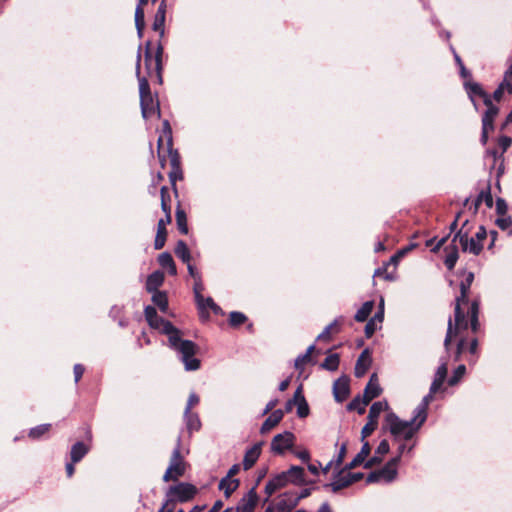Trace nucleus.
<instances>
[{
    "mask_svg": "<svg viewBox=\"0 0 512 512\" xmlns=\"http://www.w3.org/2000/svg\"><path fill=\"white\" fill-rule=\"evenodd\" d=\"M474 280V274L472 272H468L464 281L460 283V295L456 297L455 300V308H454V321L450 317L448 319V327L447 333L444 339V346L446 350L449 349V345L454 338H458L457 357L464 351L466 341L462 336V332L466 331L469 327H471L472 332L476 333L479 329V301L474 299L471 302L468 314L469 320L466 317L464 311L462 310V305L467 304L468 302V293L472 282Z\"/></svg>",
    "mask_w": 512,
    "mask_h": 512,
    "instance_id": "nucleus-1",
    "label": "nucleus"
},
{
    "mask_svg": "<svg viewBox=\"0 0 512 512\" xmlns=\"http://www.w3.org/2000/svg\"><path fill=\"white\" fill-rule=\"evenodd\" d=\"M148 324L167 336L169 347L176 353L186 370L195 371L200 367V361L195 357L196 344L191 340L183 339L182 332L170 321L156 315L148 321Z\"/></svg>",
    "mask_w": 512,
    "mask_h": 512,
    "instance_id": "nucleus-2",
    "label": "nucleus"
},
{
    "mask_svg": "<svg viewBox=\"0 0 512 512\" xmlns=\"http://www.w3.org/2000/svg\"><path fill=\"white\" fill-rule=\"evenodd\" d=\"M141 46L138 48L137 62H136V74L139 81V94H140V106L141 113L144 119L151 118L156 115L160 117L159 102L154 99L148 80L145 77H140V61H141Z\"/></svg>",
    "mask_w": 512,
    "mask_h": 512,
    "instance_id": "nucleus-3",
    "label": "nucleus"
},
{
    "mask_svg": "<svg viewBox=\"0 0 512 512\" xmlns=\"http://www.w3.org/2000/svg\"><path fill=\"white\" fill-rule=\"evenodd\" d=\"M423 424H419V420H402L395 413L389 412L385 416V427L391 435L397 439L410 440Z\"/></svg>",
    "mask_w": 512,
    "mask_h": 512,
    "instance_id": "nucleus-4",
    "label": "nucleus"
},
{
    "mask_svg": "<svg viewBox=\"0 0 512 512\" xmlns=\"http://www.w3.org/2000/svg\"><path fill=\"white\" fill-rule=\"evenodd\" d=\"M315 345H310L306 352L299 355L294 362V371L290 376L280 382V384H301L308 379L310 367L313 364L311 353L314 351Z\"/></svg>",
    "mask_w": 512,
    "mask_h": 512,
    "instance_id": "nucleus-5",
    "label": "nucleus"
},
{
    "mask_svg": "<svg viewBox=\"0 0 512 512\" xmlns=\"http://www.w3.org/2000/svg\"><path fill=\"white\" fill-rule=\"evenodd\" d=\"M187 463L181 453V438L178 437L177 445L173 449L170 464L163 475V481H176L185 474Z\"/></svg>",
    "mask_w": 512,
    "mask_h": 512,
    "instance_id": "nucleus-6",
    "label": "nucleus"
},
{
    "mask_svg": "<svg viewBox=\"0 0 512 512\" xmlns=\"http://www.w3.org/2000/svg\"><path fill=\"white\" fill-rule=\"evenodd\" d=\"M400 461V456H395L389 460L381 469L372 471L368 474L366 482L370 483H391L397 477V465Z\"/></svg>",
    "mask_w": 512,
    "mask_h": 512,
    "instance_id": "nucleus-7",
    "label": "nucleus"
},
{
    "mask_svg": "<svg viewBox=\"0 0 512 512\" xmlns=\"http://www.w3.org/2000/svg\"><path fill=\"white\" fill-rule=\"evenodd\" d=\"M388 403L383 400V401H377V402H374L370 409H369V413H368V416H367V423L364 425V427L362 428V431H361V437H362V441H364V439L368 436H370L374 430L376 429L377 425H378V417L379 415L388 409Z\"/></svg>",
    "mask_w": 512,
    "mask_h": 512,
    "instance_id": "nucleus-8",
    "label": "nucleus"
},
{
    "mask_svg": "<svg viewBox=\"0 0 512 512\" xmlns=\"http://www.w3.org/2000/svg\"><path fill=\"white\" fill-rule=\"evenodd\" d=\"M197 493V488L190 483L181 482L177 485L169 487L166 495L170 502H187L191 500Z\"/></svg>",
    "mask_w": 512,
    "mask_h": 512,
    "instance_id": "nucleus-9",
    "label": "nucleus"
},
{
    "mask_svg": "<svg viewBox=\"0 0 512 512\" xmlns=\"http://www.w3.org/2000/svg\"><path fill=\"white\" fill-rule=\"evenodd\" d=\"M344 471H346V470L343 468V470L337 472V474L334 476V481H332L329 484L324 485V487L330 488L332 490V492L337 493L341 489L346 488L349 485H351L363 478V473L347 472L345 475H343Z\"/></svg>",
    "mask_w": 512,
    "mask_h": 512,
    "instance_id": "nucleus-10",
    "label": "nucleus"
},
{
    "mask_svg": "<svg viewBox=\"0 0 512 512\" xmlns=\"http://www.w3.org/2000/svg\"><path fill=\"white\" fill-rule=\"evenodd\" d=\"M459 241L463 252L473 255H479L483 249V243L477 241L475 237H469L467 232L459 230L453 237L452 242Z\"/></svg>",
    "mask_w": 512,
    "mask_h": 512,
    "instance_id": "nucleus-11",
    "label": "nucleus"
},
{
    "mask_svg": "<svg viewBox=\"0 0 512 512\" xmlns=\"http://www.w3.org/2000/svg\"><path fill=\"white\" fill-rule=\"evenodd\" d=\"M444 386H430V392L426 396L423 397L422 401L419 403V405L414 409V420H419V424H424L427 419V409L432 401L433 397L437 393H442L445 391L443 389Z\"/></svg>",
    "mask_w": 512,
    "mask_h": 512,
    "instance_id": "nucleus-12",
    "label": "nucleus"
},
{
    "mask_svg": "<svg viewBox=\"0 0 512 512\" xmlns=\"http://www.w3.org/2000/svg\"><path fill=\"white\" fill-rule=\"evenodd\" d=\"M294 439L293 433L289 431L275 435L271 441V451L275 454H282L293 446Z\"/></svg>",
    "mask_w": 512,
    "mask_h": 512,
    "instance_id": "nucleus-13",
    "label": "nucleus"
},
{
    "mask_svg": "<svg viewBox=\"0 0 512 512\" xmlns=\"http://www.w3.org/2000/svg\"><path fill=\"white\" fill-rule=\"evenodd\" d=\"M199 318L202 322H207L210 319L209 311L213 312L216 315L222 313V309L219 305H217L211 297H202V301L198 300L196 302Z\"/></svg>",
    "mask_w": 512,
    "mask_h": 512,
    "instance_id": "nucleus-14",
    "label": "nucleus"
},
{
    "mask_svg": "<svg viewBox=\"0 0 512 512\" xmlns=\"http://www.w3.org/2000/svg\"><path fill=\"white\" fill-rule=\"evenodd\" d=\"M464 86L475 110H479V105L476 101V97L481 98L484 104L490 103L491 96L482 88V86L479 83L469 81L466 82Z\"/></svg>",
    "mask_w": 512,
    "mask_h": 512,
    "instance_id": "nucleus-15",
    "label": "nucleus"
},
{
    "mask_svg": "<svg viewBox=\"0 0 512 512\" xmlns=\"http://www.w3.org/2000/svg\"><path fill=\"white\" fill-rule=\"evenodd\" d=\"M257 501V493L253 487L238 502L236 506V512H253Z\"/></svg>",
    "mask_w": 512,
    "mask_h": 512,
    "instance_id": "nucleus-16",
    "label": "nucleus"
},
{
    "mask_svg": "<svg viewBox=\"0 0 512 512\" xmlns=\"http://www.w3.org/2000/svg\"><path fill=\"white\" fill-rule=\"evenodd\" d=\"M298 400H301V404L297 407V414L300 418H304L309 414V407L303 396L302 386H297L293 399L287 402V410L291 409L292 402H298Z\"/></svg>",
    "mask_w": 512,
    "mask_h": 512,
    "instance_id": "nucleus-17",
    "label": "nucleus"
},
{
    "mask_svg": "<svg viewBox=\"0 0 512 512\" xmlns=\"http://www.w3.org/2000/svg\"><path fill=\"white\" fill-rule=\"evenodd\" d=\"M289 482L288 477H286L285 472H281L271 478L265 485V493L268 496L274 494L278 489L284 487Z\"/></svg>",
    "mask_w": 512,
    "mask_h": 512,
    "instance_id": "nucleus-18",
    "label": "nucleus"
},
{
    "mask_svg": "<svg viewBox=\"0 0 512 512\" xmlns=\"http://www.w3.org/2000/svg\"><path fill=\"white\" fill-rule=\"evenodd\" d=\"M170 222L171 216H165V218H161L158 221L157 234L154 241V247L156 250L163 248V246L165 245L167 235L166 225L169 224Z\"/></svg>",
    "mask_w": 512,
    "mask_h": 512,
    "instance_id": "nucleus-19",
    "label": "nucleus"
},
{
    "mask_svg": "<svg viewBox=\"0 0 512 512\" xmlns=\"http://www.w3.org/2000/svg\"><path fill=\"white\" fill-rule=\"evenodd\" d=\"M284 417L281 409L273 410L260 427V433L265 434L276 427Z\"/></svg>",
    "mask_w": 512,
    "mask_h": 512,
    "instance_id": "nucleus-20",
    "label": "nucleus"
},
{
    "mask_svg": "<svg viewBox=\"0 0 512 512\" xmlns=\"http://www.w3.org/2000/svg\"><path fill=\"white\" fill-rule=\"evenodd\" d=\"M262 445L263 442L255 443L251 448H249L246 451L243 459L244 470L250 469L256 463L261 454Z\"/></svg>",
    "mask_w": 512,
    "mask_h": 512,
    "instance_id": "nucleus-21",
    "label": "nucleus"
},
{
    "mask_svg": "<svg viewBox=\"0 0 512 512\" xmlns=\"http://www.w3.org/2000/svg\"><path fill=\"white\" fill-rule=\"evenodd\" d=\"M371 364V356L368 349L361 352L355 365V376L361 378L368 370Z\"/></svg>",
    "mask_w": 512,
    "mask_h": 512,
    "instance_id": "nucleus-22",
    "label": "nucleus"
},
{
    "mask_svg": "<svg viewBox=\"0 0 512 512\" xmlns=\"http://www.w3.org/2000/svg\"><path fill=\"white\" fill-rule=\"evenodd\" d=\"M487 109L482 116V125L485 127H490L491 130H494V120L499 113V108L492 103V98L490 97V103L484 104Z\"/></svg>",
    "mask_w": 512,
    "mask_h": 512,
    "instance_id": "nucleus-23",
    "label": "nucleus"
},
{
    "mask_svg": "<svg viewBox=\"0 0 512 512\" xmlns=\"http://www.w3.org/2000/svg\"><path fill=\"white\" fill-rule=\"evenodd\" d=\"M370 451H371L370 444L367 441L363 442L361 450L357 453V455L352 459V461L350 463L345 465L344 469L351 470V469L359 466L360 464H362L365 461V459L368 457V455L370 454Z\"/></svg>",
    "mask_w": 512,
    "mask_h": 512,
    "instance_id": "nucleus-24",
    "label": "nucleus"
},
{
    "mask_svg": "<svg viewBox=\"0 0 512 512\" xmlns=\"http://www.w3.org/2000/svg\"><path fill=\"white\" fill-rule=\"evenodd\" d=\"M164 282V274L161 271H155L147 277L146 290L150 293L158 291V288Z\"/></svg>",
    "mask_w": 512,
    "mask_h": 512,
    "instance_id": "nucleus-25",
    "label": "nucleus"
},
{
    "mask_svg": "<svg viewBox=\"0 0 512 512\" xmlns=\"http://www.w3.org/2000/svg\"><path fill=\"white\" fill-rule=\"evenodd\" d=\"M456 242H452L449 246L445 248V260L444 264L448 270H453L457 260H458V248L455 244Z\"/></svg>",
    "mask_w": 512,
    "mask_h": 512,
    "instance_id": "nucleus-26",
    "label": "nucleus"
},
{
    "mask_svg": "<svg viewBox=\"0 0 512 512\" xmlns=\"http://www.w3.org/2000/svg\"><path fill=\"white\" fill-rule=\"evenodd\" d=\"M88 452L89 446L81 441H78L71 447L70 458L73 463H78L85 457Z\"/></svg>",
    "mask_w": 512,
    "mask_h": 512,
    "instance_id": "nucleus-27",
    "label": "nucleus"
},
{
    "mask_svg": "<svg viewBox=\"0 0 512 512\" xmlns=\"http://www.w3.org/2000/svg\"><path fill=\"white\" fill-rule=\"evenodd\" d=\"M158 263L162 268L167 269V271L170 275L174 276L177 274L176 265L172 258V255L170 253H168V252L161 253L158 256Z\"/></svg>",
    "mask_w": 512,
    "mask_h": 512,
    "instance_id": "nucleus-28",
    "label": "nucleus"
},
{
    "mask_svg": "<svg viewBox=\"0 0 512 512\" xmlns=\"http://www.w3.org/2000/svg\"><path fill=\"white\" fill-rule=\"evenodd\" d=\"M184 420L188 432L191 434L201 428V422L198 414L191 411H184Z\"/></svg>",
    "mask_w": 512,
    "mask_h": 512,
    "instance_id": "nucleus-29",
    "label": "nucleus"
},
{
    "mask_svg": "<svg viewBox=\"0 0 512 512\" xmlns=\"http://www.w3.org/2000/svg\"><path fill=\"white\" fill-rule=\"evenodd\" d=\"M289 482L302 484L304 482V469L300 466H292L287 471H284Z\"/></svg>",
    "mask_w": 512,
    "mask_h": 512,
    "instance_id": "nucleus-30",
    "label": "nucleus"
},
{
    "mask_svg": "<svg viewBox=\"0 0 512 512\" xmlns=\"http://www.w3.org/2000/svg\"><path fill=\"white\" fill-rule=\"evenodd\" d=\"M482 202H484L488 208L493 206V197L489 187L485 191H481L477 198L474 200V213L478 211V208Z\"/></svg>",
    "mask_w": 512,
    "mask_h": 512,
    "instance_id": "nucleus-31",
    "label": "nucleus"
},
{
    "mask_svg": "<svg viewBox=\"0 0 512 512\" xmlns=\"http://www.w3.org/2000/svg\"><path fill=\"white\" fill-rule=\"evenodd\" d=\"M374 308L373 301H366L363 305L357 310L354 318L357 322H364L367 320L368 316L371 314Z\"/></svg>",
    "mask_w": 512,
    "mask_h": 512,
    "instance_id": "nucleus-32",
    "label": "nucleus"
},
{
    "mask_svg": "<svg viewBox=\"0 0 512 512\" xmlns=\"http://www.w3.org/2000/svg\"><path fill=\"white\" fill-rule=\"evenodd\" d=\"M176 256L182 260L183 263H188L191 260V253L187 244L183 240H179L175 247Z\"/></svg>",
    "mask_w": 512,
    "mask_h": 512,
    "instance_id": "nucleus-33",
    "label": "nucleus"
},
{
    "mask_svg": "<svg viewBox=\"0 0 512 512\" xmlns=\"http://www.w3.org/2000/svg\"><path fill=\"white\" fill-rule=\"evenodd\" d=\"M383 389L381 386H365L363 392L364 404H369L374 398L378 397L382 393Z\"/></svg>",
    "mask_w": 512,
    "mask_h": 512,
    "instance_id": "nucleus-34",
    "label": "nucleus"
},
{
    "mask_svg": "<svg viewBox=\"0 0 512 512\" xmlns=\"http://www.w3.org/2000/svg\"><path fill=\"white\" fill-rule=\"evenodd\" d=\"M339 323H340V321H338V319H335L333 322H331L329 325H327L324 328V330L317 336V340L318 341L330 340L332 331L335 333H337L339 331V329H338Z\"/></svg>",
    "mask_w": 512,
    "mask_h": 512,
    "instance_id": "nucleus-35",
    "label": "nucleus"
},
{
    "mask_svg": "<svg viewBox=\"0 0 512 512\" xmlns=\"http://www.w3.org/2000/svg\"><path fill=\"white\" fill-rule=\"evenodd\" d=\"M153 303L158 306L162 312H166L168 309V299L164 292L156 291L152 295Z\"/></svg>",
    "mask_w": 512,
    "mask_h": 512,
    "instance_id": "nucleus-36",
    "label": "nucleus"
},
{
    "mask_svg": "<svg viewBox=\"0 0 512 512\" xmlns=\"http://www.w3.org/2000/svg\"><path fill=\"white\" fill-rule=\"evenodd\" d=\"M145 14L142 6H138L135 9V26L139 37H142L143 29L145 27Z\"/></svg>",
    "mask_w": 512,
    "mask_h": 512,
    "instance_id": "nucleus-37",
    "label": "nucleus"
},
{
    "mask_svg": "<svg viewBox=\"0 0 512 512\" xmlns=\"http://www.w3.org/2000/svg\"><path fill=\"white\" fill-rule=\"evenodd\" d=\"M176 224H177L178 230L182 234H187L188 233V225H187L186 213L182 209H180L179 207L176 210Z\"/></svg>",
    "mask_w": 512,
    "mask_h": 512,
    "instance_id": "nucleus-38",
    "label": "nucleus"
},
{
    "mask_svg": "<svg viewBox=\"0 0 512 512\" xmlns=\"http://www.w3.org/2000/svg\"><path fill=\"white\" fill-rule=\"evenodd\" d=\"M366 406L367 404H364L363 396L358 395L347 405V410L363 414Z\"/></svg>",
    "mask_w": 512,
    "mask_h": 512,
    "instance_id": "nucleus-39",
    "label": "nucleus"
},
{
    "mask_svg": "<svg viewBox=\"0 0 512 512\" xmlns=\"http://www.w3.org/2000/svg\"><path fill=\"white\" fill-rule=\"evenodd\" d=\"M50 427V424L38 425L30 429L28 436L33 440H38L50 430Z\"/></svg>",
    "mask_w": 512,
    "mask_h": 512,
    "instance_id": "nucleus-40",
    "label": "nucleus"
},
{
    "mask_svg": "<svg viewBox=\"0 0 512 512\" xmlns=\"http://www.w3.org/2000/svg\"><path fill=\"white\" fill-rule=\"evenodd\" d=\"M338 365H339V356H338V354L334 353V354L328 355L325 358V360L321 364V367L326 370H329V371H334L338 368Z\"/></svg>",
    "mask_w": 512,
    "mask_h": 512,
    "instance_id": "nucleus-41",
    "label": "nucleus"
},
{
    "mask_svg": "<svg viewBox=\"0 0 512 512\" xmlns=\"http://www.w3.org/2000/svg\"><path fill=\"white\" fill-rule=\"evenodd\" d=\"M166 15L161 13H156L154 16V21L152 24V28L154 31L159 32L160 36L164 35V26H165Z\"/></svg>",
    "mask_w": 512,
    "mask_h": 512,
    "instance_id": "nucleus-42",
    "label": "nucleus"
},
{
    "mask_svg": "<svg viewBox=\"0 0 512 512\" xmlns=\"http://www.w3.org/2000/svg\"><path fill=\"white\" fill-rule=\"evenodd\" d=\"M447 376V363L442 362L436 370L431 384H443Z\"/></svg>",
    "mask_w": 512,
    "mask_h": 512,
    "instance_id": "nucleus-43",
    "label": "nucleus"
},
{
    "mask_svg": "<svg viewBox=\"0 0 512 512\" xmlns=\"http://www.w3.org/2000/svg\"><path fill=\"white\" fill-rule=\"evenodd\" d=\"M162 53H163V48H162L161 45H159L157 47V51H156L155 58H154L155 72H156L157 79H158L159 83L162 82V76H161V70H162L161 58H162Z\"/></svg>",
    "mask_w": 512,
    "mask_h": 512,
    "instance_id": "nucleus-44",
    "label": "nucleus"
},
{
    "mask_svg": "<svg viewBox=\"0 0 512 512\" xmlns=\"http://www.w3.org/2000/svg\"><path fill=\"white\" fill-rule=\"evenodd\" d=\"M246 320L247 317L242 312L233 311L229 314V324L233 327H238L245 323Z\"/></svg>",
    "mask_w": 512,
    "mask_h": 512,
    "instance_id": "nucleus-45",
    "label": "nucleus"
},
{
    "mask_svg": "<svg viewBox=\"0 0 512 512\" xmlns=\"http://www.w3.org/2000/svg\"><path fill=\"white\" fill-rule=\"evenodd\" d=\"M333 393L335 400L337 402H342L350 393L349 386H333Z\"/></svg>",
    "mask_w": 512,
    "mask_h": 512,
    "instance_id": "nucleus-46",
    "label": "nucleus"
},
{
    "mask_svg": "<svg viewBox=\"0 0 512 512\" xmlns=\"http://www.w3.org/2000/svg\"><path fill=\"white\" fill-rule=\"evenodd\" d=\"M163 138H165L167 140L168 145L171 147L172 146V129L170 127V124H169L168 120H165L163 122V137L161 136L158 139V146L159 147L161 146Z\"/></svg>",
    "mask_w": 512,
    "mask_h": 512,
    "instance_id": "nucleus-47",
    "label": "nucleus"
},
{
    "mask_svg": "<svg viewBox=\"0 0 512 512\" xmlns=\"http://www.w3.org/2000/svg\"><path fill=\"white\" fill-rule=\"evenodd\" d=\"M160 194H161V208H162L163 212L165 213V216H171V208L167 203V198H169V195H168V190L165 186L161 187Z\"/></svg>",
    "mask_w": 512,
    "mask_h": 512,
    "instance_id": "nucleus-48",
    "label": "nucleus"
},
{
    "mask_svg": "<svg viewBox=\"0 0 512 512\" xmlns=\"http://www.w3.org/2000/svg\"><path fill=\"white\" fill-rule=\"evenodd\" d=\"M500 85L509 93H512V64L509 66L508 70L505 72L504 79L500 83Z\"/></svg>",
    "mask_w": 512,
    "mask_h": 512,
    "instance_id": "nucleus-49",
    "label": "nucleus"
},
{
    "mask_svg": "<svg viewBox=\"0 0 512 512\" xmlns=\"http://www.w3.org/2000/svg\"><path fill=\"white\" fill-rule=\"evenodd\" d=\"M466 372L465 365H459L453 372L452 377L449 379L447 384H458Z\"/></svg>",
    "mask_w": 512,
    "mask_h": 512,
    "instance_id": "nucleus-50",
    "label": "nucleus"
},
{
    "mask_svg": "<svg viewBox=\"0 0 512 512\" xmlns=\"http://www.w3.org/2000/svg\"><path fill=\"white\" fill-rule=\"evenodd\" d=\"M203 290H204V286H203L201 277L194 279L193 292H194L195 302H197L198 300L202 301Z\"/></svg>",
    "mask_w": 512,
    "mask_h": 512,
    "instance_id": "nucleus-51",
    "label": "nucleus"
},
{
    "mask_svg": "<svg viewBox=\"0 0 512 512\" xmlns=\"http://www.w3.org/2000/svg\"><path fill=\"white\" fill-rule=\"evenodd\" d=\"M239 486V481L236 479L229 478L226 476V498L230 496Z\"/></svg>",
    "mask_w": 512,
    "mask_h": 512,
    "instance_id": "nucleus-52",
    "label": "nucleus"
},
{
    "mask_svg": "<svg viewBox=\"0 0 512 512\" xmlns=\"http://www.w3.org/2000/svg\"><path fill=\"white\" fill-rule=\"evenodd\" d=\"M496 225L501 229V230H506L508 228L511 227L512 225V219L510 216H502L498 219H496Z\"/></svg>",
    "mask_w": 512,
    "mask_h": 512,
    "instance_id": "nucleus-53",
    "label": "nucleus"
},
{
    "mask_svg": "<svg viewBox=\"0 0 512 512\" xmlns=\"http://www.w3.org/2000/svg\"><path fill=\"white\" fill-rule=\"evenodd\" d=\"M512 139L509 136H500L498 138V145L501 148V155L507 151V149L511 146Z\"/></svg>",
    "mask_w": 512,
    "mask_h": 512,
    "instance_id": "nucleus-54",
    "label": "nucleus"
},
{
    "mask_svg": "<svg viewBox=\"0 0 512 512\" xmlns=\"http://www.w3.org/2000/svg\"><path fill=\"white\" fill-rule=\"evenodd\" d=\"M310 495V489L305 488L301 491L299 494H291V497L293 498L291 501V506L294 507L298 504L299 500L306 498Z\"/></svg>",
    "mask_w": 512,
    "mask_h": 512,
    "instance_id": "nucleus-55",
    "label": "nucleus"
},
{
    "mask_svg": "<svg viewBox=\"0 0 512 512\" xmlns=\"http://www.w3.org/2000/svg\"><path fill=\"white\" fill-rule=\"evenodd\" d=\"M377 330V323L375 322V319H370L367 324L365 325V335L367 338H370L375 331Z\"/></svg>",
    "mask_w": 512,
    "mask_h": 512,
    "instance_id": "nucleus-56",
    "label": "nucleus"
},
{
    "mask_svg": "<svg viewBox=\"0 0 512 512\" xmlns=\"http://www.w3.org/2000/svg\"><path fill=\"white\" fill-rule=\"evenodd\" d=\"M508 210L507 203L504 199L498 198L496 200V211L499 215L504 216Z\"/></svg>",
    "mask_w": 512,
    "mask_h": 512,
    "instance_id": "nucleus-57",
    "label": "nucleus"
},
{
    "mask_svg": "<svg viewBox=\"0 0 512 512\" xmlns=\"http://www.w3.org/2000/svg\"><path fill=\"white\" fill-rule=\"evenodd\" d=\"M198 403H199V397L195 393H191L188 398V401H187V404L185 407V411H191V409L193 407H195L196 405H198Z\"/></svg>",
    "mask_w": 512,
    "mask_h": 512,
    "instance_id": "nucleus-58",
    "label": "nucleus"
},
{
    "mask_svg": "<svg viewBox=\"0 0 512 512\" xmlns=\"http://www.w3.org/2000/svg\"><path fill=\"white\" fill-rule=\"evenodd\" d=\"M389 449H390L389 443L387 440L384 439L379 443V445L376 449V454L384 455L389 452Z\"/></svg>",
    "mask_w": 512,
    "mask_h": 512,
    "instance_id": "nucleus-59",
    "label": "nucleus"
},
{
    "mask_svg": "<svg viewBox=\"0 0 512 512\" xmlns=\"http://www.w3.org/2000/svg\"><path fill=\"white\" fill-rule=\"evenodd\" d=\"M144 314L147 322L154 318L156 315H158L155 307L153 306H147L144 310Z\"/></svg>",
    "mask_w": 512,
    "mask_h": 512,
    "instance_id": "nucleus-60",
    "label": "nucleus"
},
{
    "mask_svg": "<svg viewBox=\"0 0 512 512\" xmlns=\"http://www.w3.org/2000/svg\"><path fill=\"white\" fill-rule=\"evenodd\" d=\"M474 237L477 239V241H479L480 243H483V241L487 237V231H486L485 227L480 226Z\"/></svg>",
    "mask_w": 512,
    "mask_h": 512,
    "instance_id": "nucleus-61",
    "label": "nucleus"
},
{
    "mask_svg": "<svg viewBox=\"0 0 512 512\" xmlns=\"http://www.w3.org/2000/svg\"><path fill=\"white\" fill-rule=\"evenodd\" d=\"M84 373V367L80 364H76L74 366V377H75V382L78 383L82 377Z\"/></svg>",
    "mask_w": 512,
    "mask_h": 512,
    "instance_id": "nucleus-62",
    "label": "nucleus"
},
{
    "mask_svg": "<svg viewBox=\"0 0 512 512\" xmlns=\"http://www.w3.org/2000/svg\"><path fill=\"white\" fill-rule=\"evenodd\" d=\"M278 403V399H271L265 406L263 412H262V416L268 414L269 412H271L275 406L277 405Z\"/></svg>",
    "mask_w": 512,
    "mask_h": 512,
    "instance_id": "nucleus-63",
    "label": "nucleus"
},
{
    "mask_svg": "<svg viewBox=\"0 0 512 512\" xmlns=\"http://www.w3.org/2000/svg\"><path fill=\"white\" fill-rule=\"evenodd\" d=\"M174 503L170 502V500H166L163 506L158 510V512H173Z\"/></svg>",
    "mask_w": 512,
    "mask_h": 512,
    "instance_id": "nucleus-64",
    "label": "nucleus"
}]
</instances>
